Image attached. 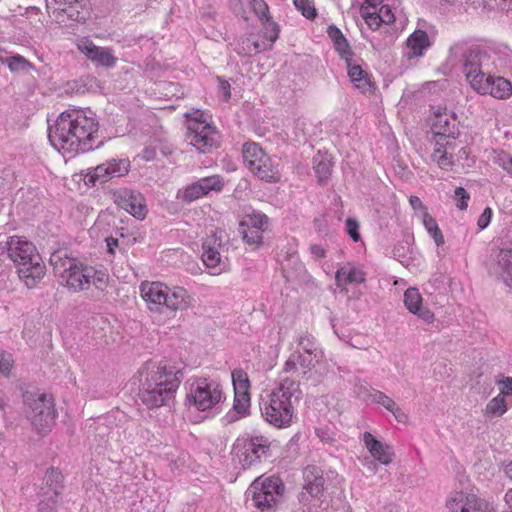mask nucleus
Instances as JSON below:
<instances>
[{
  "mask_svg": "<svg viewBox=\"0 0 512 512\" xmlns=\"http://www.w3.org/2000/svg\"><path fill=\"white\" fill-rule=\"evenodd\" d=\"M99 129L94 115L82 109H70L57 117L50 128L49 140L58 151L75 156L100 146Z\"/></svg>",
  "mask_w": 512,
  "mask_h": 512,
  "instance_id": "nucleus-1",
  "label": "nucleus"
},
{
  "mask_svg": "<svg viewBox=\"0 0 512 512\" xmlns=\"http://www.w3.org/2000/svg\"><path fill=\"white\" fill-rule=\"evenodd\" d=\"M139 398L148 408L164 406L178 390L181 379L167 361L146 362L139 370Z\"/></svg>",
  "mask_w": 512,
  "mask_h": 512,
  "instance_id": "nucleus-2",
  "label": "nucleus"
},
{
  "mask_svg": "<svg viewBox=\"0 0 512 512\" xmlns=\"http://www.w3.org/2000/svg\"><path fill=\"white\" fill-rule=\"evenodd\" d=\"M490 60L488 52L471 49L464 56L463 73L470 88L479 95H489L504 100L512 95L511 82L502 77L486 73L484 68Z\"/></svg>",
  "mask_w": 512,
  "mask_h": 512,
  "instance_id": "nucleus-3",
  "label": "nucleus"
},
{
  "mask_svg": "<svg viewBox=\"0 0 512 512\" xmlns=\"http://www.w3.org/2000/svg\"><path fill=\"white\" fill-rule=\"evenodd\" d=\"M50 263L61 284L75 293L88 290L92 284L101 290L108 285L109 275L105 271L81 263L62 251L54 252Z\"/></svg>",
  "mask_w": 512,
  "mask_h": 512,
  "instance_id": "nucleus-4",
  "label": "nucleus"
},
{
  "mask_svg": "<svg viewBox=\"0 0 512 512\" xmlns=\"http://www.w3.org/2000/svg\"><path fill=\"white\" fill-rule=\"evenodd\" d=\"M301 394L300 386L292 378H282L263 401L261 411L265 420L278 429L290 427L295 418L293 398L297 400Z\"/></svg>",
  "mask_w": 512,
  "mask_h": 512,
  "instance_id": "nucleus-5",
  "label": "nucleus"
},
{
  "mask_svg": "<svg viewBox=\"0 0 512 512\" xmlns=\"http://www.w3.org/2000/svg\"><path fill=\"white\" fill-rule=\"evenodd\" d=\"M139 294L151 312L160 313L164 309L176 313L193 306L192 295L181 286L169 287L161 281H142Z\"/></svg>",
  "mask_w": 512,
  "mask_h": 512,
  "instance_id": "nucleus-6",
  "label": "nucleus"
},
{
  "mask_svg": "<svg viewBox=\"0 0 512 512\" xmlns=\"http://www.w3.org/2000/svg\"><path fill=\"white\" fill-rule=\"evenodd\" d=\"M185 404L197 412H210L226 400L222 383L212 377H193L187 383Z\"/></svg>",
  "mask_w": 512,
  "mask_h": 512,
  "instance_id": "nucleus-7",
  "label": "nucleus"
},
{
  "mask_svg": "<svg viewBox=\"0 0 512 512\" xmlns=\"http://www.w3.org/2000/svg\"><path fill=\"white\" fill-rule=\"evenodd\" d=\"M242 158L245 167L255 177L269 183H278L281 180L278 166L258 143L245 142L242 145Z\"/></svg>",
  "mask_w": 512,
  "mask_h": 512,
  "instance_id": "nucleus-8",
  "label": "nucleus"
},
{
  "mask_svg": "<svg viewBox=\"0 0 512 512\" xmlns=\"http://www.w3.org/2000/svg\"><path fill=\"white\" fill-rule=\"evenodd\" d=\"M285 491L282 480L276 476L257 478L250 486L254 506L261 512H275Z\"/></svg>",
  "mask_w": 512,
  "mask_h": 512,
  "instance_id": "nucleus-9",
  "label": "nucleus"
},
{
  "mask_svg": "<svg viewBox=\"0 0 512 512\" xmlns=\"http://www.w3.org/2000/svg\"><path fill=\"white\" fill-rule=\"evenodd\" d=\"M271 441L263 435L238 437L232 455L244 468H250L270 456Z\"/></svg>",
  "mask_w": 512,
  "mask_h": 512,
  "instance_id": "nucleus-10",
  "label": "nucleus"
},
{
  "mask_svg": "<svg viewBox=\"0 0 512 512\" xmlns=\"http://www.w3.org/2000/svg\"><path fill=\"white\" fill-rule=\"evenodd\" d=\"M26 403L30 409L27 417L37 433L48 434L56 419V410L54 399L47 394H39L37 398H26Z\"/></svg>",
  "mask_w": 512,
  "mask_h": 512,
  "instance_id": "nucleus-11",
  "label": "nucleus"
},
{
  "mask_svg": "<svg viewBox=\"0 0 512 512\" xmlns=\"http://www.w3.org/2000/svg\"><path fill=\"white\" fill-rule=\"evenodd\" d=\"M23 258H19V262L14 264L16 273L20 281L28 288L34 289L39 286L46 275V265L36 249L34 253H29Z\"/></svg>",
  "mask_w": 512,
  "mask_h": 512,
  "instance_id": "nucleus-12",
  "label": "nucleus"
},
{
  "mask_svg": "<svg viewBox=\"0 0 512 512\" xmlns=\"http://www.w3.org/2000/svg\"><path fill=\"white\" fill-rule=\"evenodd\" d=\"M221 248V239L215 233L208 235L202 242V262L214 276L230 270L229 260L227 257H222Z\"/></svg>",
  "mask_w": 512,
  "mask_h": 512,
  "instance_id": "nucleus-13",
  "label": "nucleus"
},
{
  "mask_svg": "<svg viewBox=\"0 0 512 512\" xmlns=\"http://www.w3.org/2000/svg\"><path fill=\"white\" fill-rule=\"evenodd\" d=\"M389 0H363L360 13L367 24L373 30H378L382 24H391L395 21V15Z\"/></svg>",
  "mask_w": 512,
  "mask_h": 512,
  "instance_id": "nucleus-14",
  "label": "nucleus"
},
{
  "mask_svg": "<svg viewBox=\"0 0 512 512\" xmlns=\"http://www.w3.org/2000/svg\"><path fill=\"white\" fill-rule=\"evenodd\" d=\"M234 389L233 411L238 418L249 415L251 407L250 380L248 374L241 368L234 369L231 373Z\"/></svg>",
  "mask_w": 512,
  "mask_h": 512,
  "instance_id": "nucleus-15",
  "label": "nucleus"
},
{
  "mask_svg": "<svg viewBox=\"0 0 512 512\" xmlns=\"http://www.w3.org/2000/svg\"><path fill=\"white\" fill-rule=\"evenodd\" d=\"M447 512H490L489 504L475 493L453 491L445 502Z\"/></svg>",
  "mask_w": 512,
  "mask_h": 512,
  "instance_id": "nucleus-16",
  "label": "nucleus"
},
{
  "mask_svg": "<svg viewBox=\"0 0 512 512\" xmlns=\"http://www.w3.org/2000/svg\"><path fill=\"white\" fill-rule=\"evenodd\" d=\"M239 226L244 242L258 247L263 242V232L268 227V218L260 212L253 211L244 215Z\"/></svg>",
  "mask_w": 512,
  "mask_h": 512,
  "instance_id": "nucleus-17",
  "label": "nucleus"
},
{
  "mask_svg": "<svg viewBox=\"0 0 512 512\" xmlns=\"http://www.w3.org/2000/svg\"><path fill=\"white\" fill-rule=\"evenodd\" d=\"M130 166L128 158L108 160L90 170L85 176L86 182L95 185L97 182L104 183L113 177H123L128 174Z\"/></svg>",
  "mask_w": 512,
  "mask_h": 512,
  "instance_id": "nucleus-18",
  "label": "nucleus"
},
{
  "mask_svg": "<svg viewBox=\"0 0 512 512\" xmlns=\"http://www.w3.org/2000/svg\"><path fill=\"white\" fill-rule=\"evenodd\" d=\"M113 201L119 208L125 210L138 220H143L147 216L146 201L139 192L120 188L113 192Z\"/></svg>",
  "mask_w": 512,
  "mask_h": 512,
  "instance_id": "nucleus-19",
  "label": "nucleus"
},
{
  "mask_svg": "<svg viewBox=\"0 0 512 512\" xmlns=\"http://www.w3.org/2000/svg\"><path fill=\"white\" fill-rule=\"evenodd\" d=\"M75 45L80 53L96 65L111 68L117 63V57L111 48L97 46L88 37L78 38Z\"/></svg>",
  "mask_w": 512,
  "mask_h": 512,
  "instance_id": "nucleus-20",
  "label": "nucleus"
},
{
  "mask_svg": "<svg viewBox=\"0 0 512 512\" xmlns=\"http://www.w3.org/2000/svg\"><path fill=\"white\" fill-rule=\"evenodd\" d=\"M431 130L433 137H440V140L456 139L458 128L455 114L446 107L438 106L433 112Z\"/></svg>",
  "mask_w": 512,
  "mask_h": 512,
  "instance_id": "nucleus-21",
  "label": "nucleus"
},
{
  "mask_svg": "<svg viewBox=\"0 0 512 512\" xmlns=\"http://www.w3.org/2000/svg\"><path fill=\"white\" fill-rule=\"evenodd\" d=\"M223 187V179L218 175H213L187 185L180 197L185 202H193L208 195L211 191L220 192Z\"/></svg>",
  "mask_w": 512,
  "mask_h": 512,
  "instance_id": "nucleus-22",
  "label": "nucleus"
},
{
  "mask_svg": "<svg viewBox=\"0 0 512 512\" xmlns=\"http://www.w3.org/2000/svg\"><path fill=\"white\" fill-rule=\"evenodd\" d=\"M187 138L190 144L202 153L209 152L218 145V132L211 124L188 127Z\"/></svg>",
  "mask_w": 512,
  "mask_h": 512,
  "instance_id": "nucleus-23",
  "label": "nucleus"
},
{
  "mask_svg": "<svg viewBox=\"0 0 512 512\" xmlns=\"http://www.w3.org/2000/svg\"><path fill=\"white\" fill-rule=\"evenodd\" d=\"M0 245L6 250L7 256L13 264L19 262V258L30 255L29 253H34V250L37 249L33 242L19 235L7 237L5 241H0Z\"/></svg>",
  "mask_w": 512,
  "mask_h": 512,
  "instance_id": "nucleus-24",
  "label": "nucleus"
},
{
  "mask_svg": "<svg viewBox=\"0 0 512 512\" xmlns=\"http://www.w3.org/2000/svg\"><path fill=\"white\" fill-rule=\"evenodd\" d=\"M454 140H440V137H432L429 142L432 151L431 160L441 169H447L453 165V155L450 151L454 149Z\"/></svg>",
  "mask_w": 512,
  "mask_h": 512,
  "instance_id": "nucleus-25",
  "label": "nucleus"
},
{
  "mask_svg": "<svg viewBox=\"0 0 512 512\" xmlns=\"http://www.w3.org/2000/svg\"><path fill=\"white\" fill-rule=\"evenodd\" d=\"M304 485L301 492V501L307 500V495L318 498L324 490L322 471L315 466H308L303 471Z\"/></svg>",
  "mask_w": 512,
  "mask_h": 512,
  "instance_id": "nucleus-26",
  "label": "nucleus"
},
{
  "mask_svg": "<svg viewBox=\"0 0 512 512\" xmlns=\"http://www.w3.org/2000/svg\"><path fill=\"white\" fill-rule=\"evenodd\" d=\"M348 76L354 87L362 94L372 95L376 90V85L371 79V75L359 64L351 62V58L346 61Z\"/></svg>",
  "mask_w": 512,
  "mask_h": 512,
  "instance_id": "nucleus-27",
  "label": "nucleus"
},
{
  "mask_svg": "<svg viewBox=\"0 0 512 512\" xmlns=\"http://www.w3.org/2000/svg\"><path fill=\"white\" fill-rule=\"evenodd\" d=\"M362 441L370 455L383 465L393 461L394 453L390 446L377 440L370 432H364Z\"/></svg>",
  "mask_w": 512,
  "mask_h": 512,
  "instance_id": "nucleus-28",
  "label": "nucleus"
},
{
  "mask_svg": "<svg viewBox=\"0 0 512 512\" xmlns=\"http://www.w3.org/2000/svg\"><path fill=\"white\" fill-rule=\"evenodd\" d=\"M404 303L406 308L417 315L426 323H432L435 319L434 313L427 308L422 307V296L416 288H408L404 293Z\"/></svg>",
  "mask_w": 512,
  "mask_h": 512,
  "instance_id": "nucleus-29",
  "label": "nucleus"
},
{
  "mask_svg": "<svg viewBox=\"0 0 512 512\" xmlns=\"http://www.w3.org/2000/svg\"><path fill=\"white\" fill-rule=\"evenodd\" d=\"M335 280L338 287L345 289L348 284L364 283L366 274L362 269L348 263L336 271Z\"/></svg>",
  "mask_w": 512,
  "mask_h": 512,
  "instance_id": "nucleus-30",
  "label": "nucleus"
},
{
  "mask_svg": "<svg viewBox=\"0 0 512 512\" xmlns=\"http://www.w3.org/2000/svg\"><path fill=\"white\" fill-rule=\"evenodd\" d=\"M430 39L424 30H415L406 40L409 58L420 57L430 47Z\"/></svg>",
  "mask_w": 512,
  "mask_h": 512,
  "instance_id": "nucleus-31",
  "label": "nucleus"
},
{
  "mask_svg": "<svg viewBox=\"0 0 512 512\" xmlns=\"http://www.w3.org/2000/svg\"><path fill=\"white\" fill-rule=\"evenodd\" d=\"M268 49H270V45H267L264 40L260 42L250 35L239 42L236 51L243 56H252Z\"/></svg>",
  "mask_w": 512,
  "mask_h": 512,
  "instance_id": "nucleus-32",
  "label": "nucleus"
},
{
  "mask_svg": "<svg viewBox=\"0 0 512 512\" xmlns=\"http://www.w3.org/2000/svg\"><path fill=\"white\" fill-rule=\"evenodd\" d=\"M328 35L333 40L336 51L340 54L345 61L349 60L352 56L349 44L340 29L335 26H329Z\"/></svg>",
  "mask_w": 512,
  "mask_h": 512,
  "instance_id": "nucleus-33",
  "label": "nucleus"
},
{
  "mask_svg": "<svg viewBox=\"0 0 512 512\" xmlns=\"http://www.w3.org/2000/svg\"><path fill=\"white\" fill-rule=\"evenodd\" d=\"M507 410L508 406L506 399L503 397V395L498 394L487 403L484 409V416L488 419L501 417L507 412Z\"/></svg>",
  "mask_w": 512,
  "mask_h": 512,
  "instance_id": "nucleus-34",
  "label": "nucleus"
},
{
  "mask_svg": "<svg viewBox=\"0 0 512 512\" xmlns=\"http://www.w3.org/2000/svg\"><path fill=\"white\" fill-rule=\"evenodd\" d=\"M421 222L424 225L426 231L429 233V235L433 238L435 244L440 247L444 244V236L439 228L436 220L430 215V213H424V215H421Z\"/></svg>",
  "mask_w": 512,
  "mask_h": 512,
  "instance_id": "nucleus-35",
  "label": "nucleus"
},
{
  "mask_svg": "<svg viewBox=\"0 0 512 512\" xmlns=\"http://www.w3.org/2000/svg\"><path fill=\"white\" fill-rule=\"evenodd\" d=\"M185 117L187 119V128L192 126L194 128L197 126L201 127L212 122L211 115L199 109H191L185 113Z\"/></svg>",
  "mask_w": 512,
  "mask_h": 512,
  "instance_id": "nucleus-36",
  "label": "nucleus"
},
{
  "mask_svg": "<svg viewBox=\"0 0 512 512\" xmlns=\"http://www.w3.org/2000/svg\"><path fill=\"white\" fill-rule=\"evenodd\" d=\"M0 62L7 65L12 72L27 71L32 66L31 63L21 55L0 57Z\"/></svg>",
  "mask_w": 512,
  "mask_h": 512,
  "instance_id": "nucleus-37",
  "label": "nucleus"
},
{
  "mask_svg": "<svg viewBox=\"0 0 512 512\" xmlns=\"http://www.w3.org/2000/svg\"><path fill=\"white\" fill-rule=\"evenodd\" d=\"M497 260L503 270V274L512 279V248L501 249L498 253Z\"/></svg>",
  "mask_w": 512,
  "mask_h": 512,
  "instance_id": "nucleus-38",
  "label": "nucleus"
},
{
  "mask_svg": "<svg viewBox=\"0 0 512 512\" xmlns=\"http://www.w3.org/2000/svg\"><path fill=\"white\" fill-rule=\"evenodd\" d=\"M298 11L307 19L313 20L317 16V11L313 0H293Z\"/></svg>",
  "mask_w": 512,
  "mask_h": 512,
  "instance_id": "nucleus-39",
  "label": "nucleus"
},
{
  "mask_svg": "<svg viewBox=\"0 0 512 512\" xmlns=\"http://www.w3.org/2000/svg\"><path fill=\"white\" fill-rule=\"evenodd\" d=\"M264 25V34L263 39H265L267 42V45L272 46V44L278 39L279 37V28L278 25L270 21V19L262 21Z\"/></svg>",
  "mask_w": 512,
  "mask_h": 512,
  "instance_id": "nucleus-40",
  "label": "nucleus"
},
{
  "mask_svg": "<svg viewBox=\"0 0 512 512\" xmlns=\"http://www.w3.org/2000/svg\"><path fill=\"white\" fill-rule=\"evenodd\" d=\"M332 163L330 160L322 159L315 165V172L319 182L325 183L331 176Z\"/></svg>",
  "mask_w": 512,
  "mask_h": 512,
  "instance_id": "nucleus-41",
  "label": "nucleus"
},
{
  "mask_svg": "<svg viewBox=\"0 0 512 512\" xmlns=\"http://www.w3.org/2000/svg\"><path fill=\"white\" fill-rule=\"evenodd\" d=\"M493 161L508 174L512 175V156L509 153L505 151L495 152Z\"/></svg>",
  "mask_w": 512,
  "mask_h": 512,
  "instance_id": "nucleus-42",
  "label": "nucleus"
},
{
  "mask_svg": "<svg viewBox=\"0 0 512 512\" xmlns=\"http://www.w3.org/2000/svg\"><path fill=\"white\" fill-rule=\"evenodd\" d=\"M250 4L252 10L261 21L269 19V8L264 0H250Z\"/></svg>",
  "mask_w": 512,
  "mask_h": 512,
  "instance_id": "nucleus-43",
  "label": "nucleus"
},
{
  "mask_svg": "<svg viewBox=\"0 0 512 512\" xmlns=\"http://www.w3.org/2000/svg\"><path fill=\"white\" fill-rule=\"evenodd\" d=\"M79 12L75 9V7L69 5L61 11H53V16L55 20L59 23H65L66 18H70L76 20L78 18Z\"/></svg>",
  "mask_w": 512,
  "mask_h": 512,
  "instance_id": "nucleus-44",
  "label": "nucleus"
},
{
  "mask_svg": "<svg viewBox=\"0 0 512 512\" xmlns=\"http://www.w3.org/2000/svg\"><path fill=\"white\" fill-rule=\"evenodd\" d=\"M371 397L374 402L382 405L387 410L394 408V405L396 404L393 399H391L389 396L378 390L374 391L371 394Z\"/></svg>",
  "mask_w": 512,
  "mask_h": 512,
  "instance_id": "nucleus-45",
  "label": "nucleus"
},
{
  "mask_svg": "<svg viewBox=\"0 0 512 512\" xmlns=\"http://www.w3.org/2000/svg\"><path fill=\"white\" fill-rule=\"evenodd\" d=\"M13 366L12 355L4 351H0V373L9 374Z\"/></svg>",
  "mask_w": 512,
  "mask_h": 512,
  "instance_id": "nucleus-46",
  "label": "nucleus"
},
{
  "mask_svg": "<svg viewBox=\"0 0 512 512\" xmlns=\"http://www.w3.org/2000/svg\"><path fill=\"white\" fill-rule=\"evenodd\" d=\"M409 204L419 218H421V215H424V213H429L428 208L423 204L418 196L411 195L409 197Z\"/></svg>",
  "mask_w": 512,
  "mask_h": 512,
  "instance_id": "nucleus-47",
  "label": "nucleus"
},
{
  "mask_svg": "<svg viewBox=\"0 0 512 512\" xmlns=\"http://www.w3.org/2000/svg\"><path fill=\"white\" fill-rule=\"evenodd\" d=\"M346 229L348 235L354 242H358L360 240L359 224L355 219L348 218L346 220Z\"/></svg>",
  "mask_w": 512,
  "mask_h": 512,
  "instance_id": "nucleus-48",
  "label": "nucleus"
},
{
  "mask_svg": "<svg viewBox=\"0 0 512 512\" xmlns=\"http://www.w3.org/2000/svg\"><path fill=\"white\" fill-rule=\"evenodd\" d=\"M455 197L458 199L457 207L460 210H465L468 207V200L470 199L468 192L462 187H457L455 189Z\"/></svg>",
  "mask_w": 512,
  "mask_h": 512,
  "instance_id": "nucleus-49",
  "label": "nucleus"
},
{
  "mask_svg": "<svg viewBox=\"0 0 512 512\" xmlns=\"http://www.w3.org/2000/svg\"><path fill=\"white\" fill-rule=\"evenodd\" d=\"M500 393L499 395L506 396L512 395V377H505L504 379L498 381Z\"/></svg>",
  "mask_w": 512,
  "mask_h": 512,
  "instance_id": "nucleus-50",
  "label": "nucleus"
},
{
  "mask_svg": "<svg viewBox=\"0 0 512 512\" xmlns=\"http://www.w3.org/2000/svg\"><path fill=\"white\" fill-rule=\"evenodd\" d=\"M492 214H493L492 209L490 207H487L484 209L482 214L479 216L477 225L481 230L485 229L489 225L491 218H492Z\"/></svg>",
  "mask_w": 512,
  "mask_h": 512,
  "instance_id": "nucleus-51",
  "label": "nucleus"
},
{
  "mask_svg": "<svg viewBox=\"0 0 512 512\" xmlns=\"http://www.w3.org/2000/svg\"><path fill=\"white\" fill-rule=\"evenodd\" d=\"M217 81L219 84V90L222 93L224 100L228 101L231 98L230 83L222 77H217Z\"/></svg>",
  "mask_w": 512,
  "mask_h": 512,
  "instance_id": "nucleus-52",
  "label": "nucleus"
},
{
  "mask_svg": "<svg viewBox=\"0 0 512 512\" xmlns=\"http://www.w3.org/2000/svg\"><path fill=\"white\" fill-rule=\"evenodd\" d=\"M62 479H63V476H62L61 472H60V471H58L57 469L51 468V469H49V470L47 471V473H46V481H47V482H49V481H51V482L55 481V482H57V483H58V482H61V481H62Z\"/></svg>",
  "mask_w": 512,
  "mask_h": 512,
  "instance_id": "nucleus-53",
  "label": "nucleus"
},
{
  "mask_svg": "<svg viewBox=\"0 0 512 512\" xmlns=\"http://www.w3.org/2000/svg\"><path fill=\"white\" fill-rule=\"evenodd\" d=\"M310 251H311L312 255L317 259H321L326 256L325 249L319 244L312 245L310 247Z\"/></svg>",
  "mask_w": 512,
  "mask_h": 512,
  "instance_id": "nucleus-54",
  "label": "nucleus"
},
{
  "mask_svg": "<svg viewBox=\"0 0 512 512\" xmlns=\"http://www.w3.org/2000/svg\"><path fill=\"white\" fill-rule=\"evenodd\" d=\"M398 422H405L407 420V415L402 411L397 404L394 405V408L389 410Z\"/></svg>",
  "mask_w": 512,
  "mask_h": 512,
  "instance_id": "nucleus-55",
  "label": "nucleus"
},
{
  "mask_svg": "<svg viewBox=\"0 0 512 512\" xmlns=\"http://www.w3.org/2000/svg\"><path fill=\"white\" fill-rule=\"evenodd\" d=\"M105 242H106V246H107V251L110 253V254H115V249L118 247L119 245V242H118V239L117 238H114V237H107L105 239Z\"/></svg>",
  "mask_w": 512,
  "mask_h": 512,
  "instance_id": "nucleus-56",
  "label": "nucleus"
},
{
  "mask_svg": "<svg viewBox=\"0 0 512 512\" xmlns=\"http://www.w3.org/2000/svg\"><path fill=\"white\" fill-rule=\"evenodd\" d=\"M504 502L506 506L512 511V488H509L504 494Z\"/></svg>",
  "mask_w": 512,
  "mask_h": 512,
  "instance_id": "nucleus-57",
  "label": "nucleus"
},
{
  "mask_svg": "<svg viewBox=\"0 0 512 512\" xmlns=\"http://www.w3.org/2000/svg\"><path fill=\"white\" fill-rule=\"evenodd\" d=\"M504 473L510 480H512V461H509L504 465Z\"/></svg>",
  "mask_w": 512,
  "mask_h": 512,
  "instance_id": "nucleus-58",
  "label": "nucleus"
},
{
  "mask_svg": "<svg viewBox=\"0 0 512 512\" xmlns=\"http://www.w3.org/2000/svg\"><path fill=\"white\" fill-rule=\"evenodd\" d=\"M237 15H240L244 20H247L246 12L241 8L239 10H235Z\"/></svg>",
  "mask_w": 512,
  "mask_h": 512,
  "instance_id": "nucleus-59",
  "label": "nucleus"
},
{
  "mask_svg": "<svg viewBox=\"0 0 512 512\" xmlns=\"http://www.w3.org/2000/svg\"><path fill=\"white\" fill-rule=\"evenodd\" d=\"M506 277H507V278H506V281H509V278H510V277H509V276H507V275H506ZM510 280L512 281V279H511V278H510Z\"/></svg>",
  "mask_w": 512,
  "mask_h": 512,
  "instance_id": "nucleus-60",
  "label": "nucleus"
}]
</instances>
